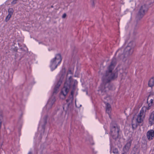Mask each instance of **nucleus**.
Segmentation results:
<instances>
[{
    "label": "nucleus",
    "mask_w": 154,
    "mask_h": 154,
    "mask_svg": "<svg viewBox=\"0 0 154 154\" xmlns=\"http://www.w3.org/2000/svg\"><path fill=\"white\" fill-rule=\"evenodd\" d=\"M116 63V59L113 57L110 65L108 67V70L106 71L105 74L102 77L103 83L101 85L99 90V93L102 95L106 94L109 91L112 89V85L109 82L111 80L115 79L117 77V73L112 72Z\"/></svg>",
    "instance_id": "nucleus-1"
},
{
    "label": "nucleus",
    "mask_w": 154,
    "mask_h": 154,
    "mask_svg": "<svg viewBox=\"0 0 154 154\" xmlns=\"http://www.w3.org/2000/svg\"><path fill=\"white\" fill-rule=\"evenodd\" d=\"M77 84V81L76 80H72L71 75L69 76L68 80L66 81L59 93L60 98L62 99H65L69 92L70 89L72 87L73 89L74 90Z\"/></svg>",
    "instance_id": "nucleus-2"
},
{
    "label": "nucleus",
    "mask_w": 154,
    "mask_h": 154,
    "mask_svg": "<svg viewBox=\"0 0 154 154\" xmlns=\"http://www.w3.org/2000/svg\"><path fill=\"white\" fill-rule=\"evenodd\" d=\"M135 46V43L133 42H130L124 50L123 48L119 49L116 52V54H118L119 58L125 62L126 60V57L132 54Z\"/></svg>",
    "instance_id": "nucleus-3"
},
{
    "label": "nucleus",
    "mask_w": 154,
    "mask_h": 154,
    "mask_svg": "<svg viewBox=\"0 0 154 154\" xmlns=\"http://www.w3.org/2000/svg\"><path fill=\"white\" fill-rule=\"evenodd\" d=\"M62 83V80L61 79H60L55 85L52 93V96L49 99L45 107L47 111L51 109L54 104L56 101L55 95L58 93V89Z\"/></svg>",
    "instance_id": "nucleus-4"
},
{
    "label": "nucleus",
    "mask_w": 154,
    "mask_h": 154,
    "mask_svg": "<svg viewBox=\"0 0 154 154\" xmlns=\"http://www.w3.org/2000/svg\"><path fill=\"white\" fill-rule=\"evenodd\" d=\"M48 117V116H45L44 118L43 123L42 122V120H41L40 122L38 129L39 130L40 129L42 130L41 131H38L35 135L34 139L36 143H40L42 138L44 135L45 125L46 124Z\"/></svg>",
    "instance_id": "nucleus-5"
},
{
    "label": "nucleus",
    "mask_w": 154,
    "mask_h": 154,
    "mask_svg": "<svg viewBox=\"0 0 154 154\" xmlns=\"http://www.w3.org/2000/svg\"><path fill=\"white\" fill-rule=\"evenodd\" d=\"M110 134L113 139L116 140L120 137L121 131L119 126L114 121H112L110 125Z\"/></svg>",
    "instance_id": "nucleus-6"
},
{
    "label": "nucleus",
    "mask_w": 154,
    "mask_h": 154,
    "mask_svg": "<svg viewBox=\"0 0 154 154\" xmlns=\"http://www.w3.org/2000/svg\"><path fill=\"white\" fill-rule=\"evenodd\" d=\"M62 61L60 54H57L55 57L52 59L50 62V67L51 70L53 71L56 69L58 65L60 64Z\"/></svg>",
    "instance_id": "nucleus-7"
},
{
    "label": "nucleus",
    "mask_w": 154,
    "mask_h": 154,
    "mask_svg": "<svg viewBox=\"0 0 154 154\" xmlns=\"http://www.w3.org/2000/svg\"><path fill=\"white\" fill-rule=\"evenodd\" d=\"M148 8L147 6L143 5H142L139 8L137 14V16L139 18H141L147 12Z\"/></svg>",
    "instance_id": "nucleus-8"
},
{
    "label": "nucleus",
    "mask_w": 154,
    "mask_h": 154,
    "mask_svg": "<svg viewBox=\"0 0 154 154\" xmlns=\"http://www.w3.org/2000/svg\"><path fill=\"white\" fill-rule=\"evenodd\" d=\"M146 111L145 107H142L141 108L136 119L137 122L138 123H141L143 122Z\"/></svg>",
    "instance_id": "nucleus-9"
},
{
    "label": "nucleus",
    "mask_w": 154,
    "mask_h": 154,
    "mask_svg": "<svg viewBox=\"0 0 154 154\" xmlns=\"http://www.w3.org/2000/svg\"><path fill=\"white\" fill-rule=\"evenodd\" d=\"M152 97L153 98V99H150L149 102L148 100L151 97L150 96H149L148 99H147V103L148 104V106H143V107H145V110L147 111V110H149V109H150L151 107L152 106V103H153V101L154 100V95H152Z\"/></svg>",
    "instance_id": "nucleus-10"
},
{
    "label": "nucleus",
    "mask_w": 154,
    "mask_h": 154,
    "mask_svg": "<svg viewBox=\"0 0 154 154\" xmlns=\"http://www.w3.org/2000/svg\"><path fill=\"white\" fill-rule=\"evenodd\" d=\"M146 135L149 140H152L154 137V131L152 129L149 130L147 131Z\"/></svg>",
    "instance_id": "nucleus-11"
},
{
    "label": "nucleus",
    "mask_w": 154,
    "mask_h": 154,
    "mask_svg": "<svg viewBox=\"0 0 154 154\" xmlns=\"http://www.w3.org/2000/svg\"><path fill=\"white\" fill-rule=\"evenodd\" d=\"M8 14L6 17V21H8L10 19V18L11 17L12 15L13 14L14 10L12 8H9L8 9Z\"/></svg>",
    "instance_id": "nucleus-12"
},
{
    "label": "nucleus",
    "mask_w": 154,
    "mask_h": 154,
    "mask_svg": "<svg viewBox=\"0 0 154 154\" xmlns=\"http://www.w3.org/2000/svg\"><path fill=\"white\" fill-rule=\"evenodd\" d=\"M111 108L110 104L107 103L106 105V112L109 115L110 117V113L111 112Z\"/></svg>",
    "instance_id": "nucleus-13"
},
{
    "label": "nucleus",
    "mask_w": 154,
    "mask_h": 154,
    "mask_svg": "<svg viewBox=\"0 0 154 154\" xmlns=\"http://www.w3.org/2000/svg\"><path fill=\"white\" fill-rule=\"evenodd\" d=\"M130 147V145H125L123 148L124 152L122 154H127V152L128 151Z\"/></svg>",
    "instance_id": "nucleus-14"
},
{
    "label": "nucleus",
    "mask_w": 154,
    "mask_h": 154,
    "mask_svg": "<svg viewBox=\"0 0 154 154\" xmlns=\"http://www.w3.org/2000/svg\"><path fill=\"white\" fill-rule=\"evenodd\" d=\"M148 85L151 87L154 86V77H152L150 79L148 82Z\"/></svg>",
    "instance_id": "nucleus-15"
},
{
    "label": "nucleus",
    "mask_w": 154,
    "mask_h": 154,
    "mask_svg": "<svg viewBox=\"0 0 154 154\" xmlns=\"http://www.w3.org/2000/svg\"><path fill=\"white\" fill-rule=\"evenodd\" d=\"M112 152L114 154H117L118 153L117 149L116 148H114L113 146H111L110 152Z\"/></svg>",
    "instance_id": "nucleus-16"
},
{
    "label": "nucleus",
    "mask_w": 154,
    "mask_h": 154,
    "mask_svg": "<svg viewBox=\"0 0 154 154\" xmlns=\"http://www.w3.org/2000/svg\"><path fill=\"white\" fill-rule=\"evenodd\" d=\"M74 90H72V91H71L70 95L69 97V98L66 100V101L67 102H68L70 100L71 101H72V98L73 97V95L74 94Z\"/></svg>",
    "instance_id": "nucleus-17"
},
{
    "label": "nucleus",
    "mask_w": 154,
    "mask_h": 154,
    "mask_svg": "<svg viewBox=\"0 0 154 154\" xmlns=\"http://www.w3.org/2000/svg\"><path fill=\"white\" fill-rule=\"evenodd\" d=\"M137 123H134V121H133L132 122V128L134 129L136 128L137 127Z\"/></svg>",
    "instance_id": "nucleus-18"
},
{
    "label": "nucleus",
    "mask_w": 154,
    "mask_h": 154,
    "mask_svg": "<svg viewBox=\"0 0 154 154\" xmlns=\"http://www.w3.org/2000/svg\"><path fill=\"white\" fill-rule=\"evenodd\" d=\"M72 72L71 70H69L67 73V75H66L67 77V78L68 76V75L69 74L72 75Z\"/></svg>",
    "instance_id": "nucleus-19"
},
{
    "label": "nucleus",
    "mask_w": 154,
    "mask_h": 154,
    "mask_svg": "<svg viewBox=\"0 0 154 154\" xmlns=\"http://www.w3.org/2000/svg\"><path fill=\"white\" fill-rule=\"evenodd\" d=\"M17 0H13L11 2V3L12 4L14 5L16 3Z\"/></svg>",
    "instance_id": "nucleus-20"
},
{
    "label": "nucleus",
    "mask_w": 154,
    "mask_h": 154,
    "mask_svg": "<svg viewBox=\"0 0 154 154\" xmlns=\"http://www.w3.org/2000/svg\"><path fill=\"white\" fill-rule=\"evenodd\" d=\"M66 14L65 13L64 14L62 17V18H65L66 17Z\"/></svg>",
    "instance_id": "nucleus-21"
},
{
    "label": "nucleus",
    "mask_w": 154,
    "mask_h": 154,
    "mask_svg": "<svg viewBox=\"0 0 154 154\" xmlns=\"http://www.w3.org/2000/svg\"><path fill=\"white\" fill-rule=\"evenodd\" d=\"M65 106H66V105H64V106L63 107V110H65L66 111V110H65V109H64V108H65Z\"/></svg>",
    "instance_id": "nucleus-22"
},
{
    "label": "nucleus",
    "mask_w": 154,
    "mask_h": 154,
    "mask_svg": "<svg viewBox=\"0 0 154 154\" xmlns=\"http://www.w3.org/2000/svg\"><path fill=\"white\" fill-rule=\"evenodd\" d=\"M28 154H32V152H29L28 153Z\"/></svg>",
    "instance_id": "nucleus-23"
},
{
    "label": "nucleus",
    "mask_w": 154,
    "mask_h": 154,
    "mask_svg": "<svg viewBox=\"0 0 154 154\" xmlns=\"http://www.w3.org/2000/svg\"><path fill=\"white\" fill-rule=\"evenodd\" d=\"M94 0H91V2H94Z\"/></svg>",
    "instance_id": "nucleus-24"
},
{
    "label": "nucleus",
    "mask_w": 154,
    "mask_h": 154,
    "mask_svg": "<svg viewBox=\"0 0 154 154\" xmlns=\"http://www.w3.org/2000/svg\"><path fill=\"white\" fill-rule=\"evenodd\" d=\"M136 32H133L134 34H136Z\"/></svg>",
    "instance_id": "nucleus-25"
},
{
    "label": "nucleus",
    "mask_w": 154,
    "mask_h": 154,
    "mask_svg": "<svg viewBox=\"0 0 154 154\" xmlns=\"http://www.w3.org/2000/svg\"><path fill=\"white\" fill-rule=\"evenodd\" d=\"M51 8H53L54 7V6L53 5H51Z\"/></svg>",
    "instance_id": "nucleus-26"
},
{
    "label": "nucleus",
    "mask_w": 154,
    "mask_h": 154,
    "mask_svg": "<svg viewBox=\"0 0 154 154\" xmlns=\"http://www.w3.org/2000/svg\"><path fill=\"white\" fill-rule=\"evenodd\" d=\"M131 143H129V144H131Z\"/></svg>",
    "instance_id": "nucleus-27"
},
{
    "label": "nucleus",
    "mask_w": 154,
    "mask_h": 154,
    "mask_svg": "<svg viewBox=\"0 0 154 154\" xmlns=\"http://www.w3.org/2000/svg\"><path fill=\"white\" fill-rule=\"evenodd\" d=\"M67 106H68L69 105H68Z\"/></svg>",
    "instance_id": "nucleus-28"
},
{
    "label": "nucleus",
    "mask_w": 154,
    "mask_h": 154,
    "mask_svg": "<svg viewBox=\"0 0 154 154\" xmlns=\"http://www.w3.org/2000/svg\"><path fill=\"white\" fill-rule=\"evenodd\" d=\"M133 154H135V153H133Z\"/></svg>",
    "instance_id": "nucleus-29"
}]
</instances>
